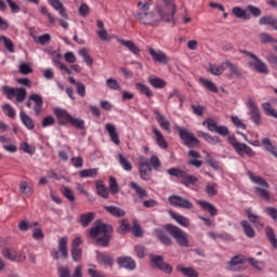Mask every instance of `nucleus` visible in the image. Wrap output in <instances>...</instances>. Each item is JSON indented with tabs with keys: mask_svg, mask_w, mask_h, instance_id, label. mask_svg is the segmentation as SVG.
Returning a JSON list of instances; mask_svg holds the SVG:
<instances>
[{
	"mask_svg": "<svg viewBox=\"0 0 277 277\" xmlns=\"http://www.w3.org/2000/svg\"><path fill=\"white\" fill-rule=\"evenodd\" d=\"M140 11H134L132 15L141 25L147 27H159L161 23H174V14H176V4L172 0H162L156 4V12L150 11V4L145 2H137Z\"/></svg>",
	"mask_w": 277,
	"mask_h": 277,
	"instance_id": "f257e3e1",
	"label": "nucleus"
},
{
	"mask_svg": "<svg viewBox=\"0 0 277 277\" xmlns=\"http://www.w3.org/2000/svg\"><path fill=\"white\" fill-rule=\"evenodd\" d=\"M114 226L97 220L95 225L89 229V237L95 240V246L100 248H108L109 241L113 239Z\"/></svg>",
	"mask_w": 277,
	"mask_h": 277,
	"instance_id": "f03ea898",
	"label": "nucleus"
},
{
	"mask_svg": "<svg viewBox=\"0 0 277 277\" xmlns=\"http://www.w3.org/2000/svg\"><path fill=\"white\" fill-rule=\"evenodd\" d=\"M246 263H250L254 269L258 272H263V267H261V263L254 258H246V255H235L227 262V269L229 272H246L248 266Z\"/></svg>",
	"mask_w": 277,
	"mask_h": 277,
	"instance_id": "7ed1b4c3",
	"label": "nucleus"
},
{
	"mask_svg": "<svg viewBox=\"0 0 277 277\" xmlns=\"http://www.w3.org/2000/svg\"><path fill=\"white\" fill-rule=\"evenodd\" d=\"M247 174L250 181H252V183H255V185H260L254 187L255 195L259 198H262V200H266L267 202H269V200H272V197L269 196V190H268L269 183H267L265 177L254 175V172L252 171H248Z\"/></svg>",
	"mask_w": 277,
	"mask_h": 277,
	"instance_id": "20e7f679",
	"label": "nucleus"
},
{
	"mask_svg": "<svg viewBox=\"0 0 277 277\" xmlns=\"http://www.w3.org/2000/svg\"><path fill=\"white\" fill-rule=\"evenodd\" d=\"M164 230L175 239L176 243L181 246V248H189V236L179 226L173 224H166Z\"/></svg>",
	"mask_w": 277,
	"mask_h": 277,
	"instance_id": "39448f33",
	"label": "nucleus"
},
{
	"mask_svg": "<svg viewBox=\"0 0 277 277\" xmlns=\"http://www.w3.org/2000/svg\"><path fill=\"white\" fill-rule=\"evenodd\" d=\"M228 142L230 146H233L234 150H236L237 155H239V157H246V155L248 157H254V155H256V153L252 150V147L248 146V144L246 143H240L239 141H237V137H235V135H229Z\"/></svg>",
	"mask_w": 277,
	"mask_h": 277,
	"instance_id": "423d86ee",
	"label": "nucleus"
},
{
	"mask_svg": "<svg viewBox=\"0 0 277 277\" xmlns=\"http://www.w3.org/2000/svg\"><path fill=\"white\" fill-rule=\"evenodd\" d=\"M176 130L184 146H187V148H198V146H200V140H198L196 135L192 133V131L181 127H179Z\"/></svg>",
	"mask_w": 277,
	"mask_h": 277,
	"instance_id": "0eeeda50",
	"label": "nucleus"
},
{
	"mask_svg": "<svg viewBox=\"0 0 277 277\" xmlns=\"http://www.w3.org/2000/svg\"><path fill=\"white\" fill-rule=\"evenodd\" d=\"M149 259H150L151 267H154V269H159L164 274H172V272L174 271L172 265L163 261V255L149 254Z\"/></svg>",
	"mask_w": 277,
	"mask_h": 277,
	"instance_id": "6e6552de",
	"label": "nucleus"
},
{
	"mask_svg": "<svg viewBox=\"0 0 277 277\" xmlns=\"http://www.w3.org/2000/svg\"><path fill=\"white\" fill-rule=\"evenodd\" d=\"M250 57L253 62H249V68H253L255 72H260V75H269L267 64L263 63L255 54H250Z\"/></svg>",
	"mask_w": 277,
	"mask_h": 277,
	"instance_id": "1a4fd4ad",
	"label": "nucleus"
},
{
	"mask_svg": "<svg viewBox=\"0 0 277 277\" xmlns=\"http://www.w3.org/2000/svg\"><path fill=\"white\" fill-rule=\"evenodd\" d=\"M169 202L172 207H179L180 209H194V203L188 199H185L179 195H172L169 197Z\"/></svg>",
	"mask_w": 277,
	"mask_h": 277,
	"instance_id": "9d476101",
	"label": "nucleus"
},
{
	"mask_svg": "<svg viewBox=\"0 0 277 277\" xmlns=\"http://www.w3.org/2000/svg\"><path fill=\"white\" fill-rule=\"evenodd\" d=\"M53 114L56 116L60 127H66V124H70V121L72 120V116L65 109L58 107L54 108Z\"/></svg>",
	"mask_w": 277,
	"mask_h": 277,
	"instance_id": "9b49d317",
	"label": "nucleus"
},
{
	"mask_svg": "<svg viewBox=\"0 0 277 277\" xmlns=\"http://www.w3.org/2000/svg\"><path fill=\"white\" fill-rule=\"evenodd\" d=\"M57 272H58V277H83L81 265H78L75 268L72 276L70 275V268L68 266H64V265L58 266Z\"/></svg>",
	"mask_w": 277,
	"mask_h": 277,
	"instance_id": "f8f14e48",
	"label": "nucleus"
},
{
	"mask_svg": "<svg viewBox=\"0 0 277 277\" xmlns=\"http://www.w3.org/2000/svg\"><path fill=\"white\" fill-rule=\"evenodd\" d=\"M248 107L250 109L251 120L254 124H261V111H259V107L256 106V103H254V100H248Z\"/></svg>",
	"mask_w": 277,
	"mask_h": 277,
	"instance_id": "ddd939ff",
	"label": "nucleus"
},
{
	"mask_svg": "<svg viewBox=\"0 0 277 277\" xmlns=\"http://www.w3.org/2000/svg\"><path fill=\"white\" fill-rule=\"evenodd\" d=\"M117 263L119 267H123L124 269H129L130 272H133V269L137 267L135 260H133V258L131 256H119L117 258Z\"/></svg>",
	"mask_w": 277,
	"mask_h": 277,
	"instance_id": "4468645a",
	"label": "nucleus"
},
{
	"mask_svg": "<svg viewBox=\"0 0 277 277\" xmlns=\"http://www.w3.org/2000/svg\"><path fill=\"white\" fill-rule=\"evenodd\" d=\"M154 114L156 116V120L159 124L160 128H162L163 131H167V133H171V129H170V121L168 120V118H166L163 116V114H161V111L159 110H154Z\"/></svg>",
	"mask_w": 277,
	"mask_h": 277,
	"instance_id": "2eb2a0df",
	"label": "nucleus"
},
{
	"mask_svg": "<svg viewBox=\"0 0 277 277\" xmlns=\"http://www.w3.org/2000/svg\"><path fill=\"white\" fill-rule=\"evenodd\" d=\"M155 235L160 241V243H162V246H173L174 240H172V238L168 236V234H166V230L161 228H156Z\"/></svg>",
	"mask_w": 277,
	"mask_h": 277,
	"instance_id": "dca6fc26",
	"label": "nucleus"
},
{
	"mask_svg": "<svg viewBox=\"0 0 277 277\" xmlns=\"http://www.w3.org/2000/svg\"><path fill=\"white\" fill-rule=\"evenodd\" d=\"M197 135L198 137H202L205 142L211 144L212 146H215V144H222V138H220V136H213L202 130L197 131Z\"/></svg>",
	"mask_w": 277,
	"mask_h": 277,
	"instance_id": "f3484780",
	"label": "nucleus"
},
{
	"mask_svg": "<svg viewBox=\"0 0 277 277\" xmlns=\"http://www.w3.org/2000/svg\"><path fill=\"white\" fill-rule=\"evenodd\" d=\"M149 54L151 55L154 62H158L159 64H168L169 60H168V55H166V53L163 51H155V49L149 48L148 49Z\"/></svg>",
	"mask_w": 277,
	"mask_h": 277,
	"instance_id": "a211bd4d",
	"label": "nucleus"
},
{
	"mask_svg": "<svg viewBox=\"0 0 277 277\" xmlns=\"http://www.w3.org/2000/svg\"><path fill=\"white\" fill-rule=\"evenodd\" d=\"M105 129L107 133L109 134V137L116 146H120V136L118 135V132L116 131V126L113 123H106Z\"/></svg>",
	"mask_w": 277,
	"mask_h": 277,
	"instance_id": "6ab92c4d",
	"label": "nucleus"
},
{
	"mask_svg": "<svg viewBox=\"0 0 277 277\" xmlns=\"http://www.w3.org/2000/svg\"><path fill=\"white\" fill-rule=\"evenodd\" d=\"M29 101H34V103H36V105L34 106V111L36 116H40V114H42V105H44L42 96L38 94H31L29 95Z\"/></svg>",
	"mask_w": 277,
	"mask_h": 277,
	"instance_id": "aec40b11",
	"label": "nucleus"
},
{
	"mask_svg": "<svg viewBox=\"0 0 277 277\" xmlns=\"http://www.w3.org/2000/svg\"><path fill=\"white\" fill-rule=\"evenodd\" d=\"M19 118H21L24 127H26V129H28L29 131H34V129H36V122L25 111L21 110Z\"/></svg>",
	"mask_w": 277,
	"mask_h": 277,
	"instance_id": "412c9836",
	"label": "nucleus"
},
{
	"mask_svg": "<svg viewBox=\"0 0 277 277\" xmlns=\"http://www.w3.org/2000/svg\"><path fill=\"white\" fill-rule=\"evenodd\" d=\"M119 42L122 47H126L130 53H133V55H140V53H142L140 47L134 44V42L131 40L120 39Z\"/></svg>",
	"mask_w": 277,
	"mask_h": 277,
	"instance_id": "4be33fe9",
	"label": "nucleus"
},
{
	"mask_svg": "<svg viewBox=\"0 0 277 277\" xmlns=\"http://www.w3.org/2000/svg\"><path fill=\"white\" fill-rule=\"evenodd\" d=\"M50 5L56 10L60 15L65 18V21H68V14L66 13V8H64V4L60 0H49Z\"/></svg>",
	"mask_w": 277,
	"mask_h": 277,
	"instance_id": "5701e85b",
	"label": "nucleus"
},
{
	"mask_svg": "<svg viewBox=\"0 0 277 277\" xmlns=\"http://www.w3.org/2000/svg\"><path fill=\"white\" fill-rule=\"evenodd\" d=\"M240 226H242V230L246 237H248L249 239H254L256 237V232L254 230V227H252V225L248 221L242 220L240 222Z\"/></svg>",
	"mask_w": 277,
	"mask_h": 277,
	"instance_id": "b1692460",
	"label": "nucleus"
},
{
	"mask_svg": "<svg viewBox=\"0 0 277 277\" xmlns=\"http://www.w3.org/2000/svg\"><path fill=\"white\" fill-rule=\"evenodd\" d=\"M105 211L113 215V217H124L127 212L122 208H118L116 206H104Z\"/></svg>",
	"mask_w": 277,
	"mask_h": 277,
	"instance_id": "393cba45",
	"label": "nucleus"
},
{
	"mask_svg": "<svg viewBox=\"0 0 277 277\" xmlns=\"http://www.w3.org/2000/svg\"><path fill=\"white\" fill-rule=\"evenodd\" d=\"M169 214L172 217V220H175V222H177V224H180V226H184V228H189V219H187L186 216H183L172 210L169 211Z\"/></svg>",
	"mask_w": 277,
	"mask_h": 277,
	"instance_id": "a878e982",
	"label": "nucleus"
},
{
	"mask_svg": "<svg viewBox=\"0 0 277 277\" xmlns=\"http://www.w3.org/2000/svg\"><path fill=\"white\" fill-rule=\"evenodd\" d=\"M58 252L62 255V259L66 261L68 259V237L63 236L58 241Z\"/></svg>",
	"mask_w": 277,
	"mask_h": 277,
	"instance_id": "bb28decb",
	"label": "nucleus"
},
{
	"mask_svg": "<svg viewBox=\"0 0 277 277\" xmlns=\"http://www.w3.org/2000/svg\"><path fill=\"white\" fill-rule=\"evenodd\" d=\"M97 261L106 267H114V256L105 252H97Z\"/></svg>",
	"mask_w": 277,
	"mask_h": 277,
	"instance_id": "cd10ccee",
	"label": "nucleus"
},
{
	"mask_svg": "<svg viewBox=\"0 0 277 277\" xmlns=\"http://www.w3.org/2000/svg\"><path fill=\"white\" fill-rule=\"evenodd\" d=\"M153 133L156 137L157 146H159V148H163V149L168 148V141H166V137L163 136L161 131H159V129H157V128H153Z\"/></svg>",
	"mask_w": 277,
	"mask_h": 277,
	"instance_id": "c85d7f7f",
	"label": "nucleus"
},
{
	"mask_svg": "<svg viewBox=\"0 0 277 277\" xmlns=\"http://www.w3.org/2000/svg\"><path fill=\"white\" fill-rule=\"evenodd\" d=\"M148 83L149 85H151V88H155V90H163V88L168 85V82H166V80L154 76H150L148 78Z\"/></svg>",
	"mask_w": 277,
	"mask_h": 277,
	"instance_id": "c756f323",
	"label": "nucleus"
},
{
	"mask_svg": "<svg viewBox=\"0 0 277 277\" xmlns=\"http://www.w3.org/2000/svg\"><path fill=\"white\" fill-rule=\"evenodd\" d=\"M96 217V214L94 212H88L80 215L79 223L83 228H88L89 224H92L94 222V219Z\"/></svg>",
	"mask_w": 277,
	"mask_h": 277,
	"instance_id": "7c9ffc66",
	"label": "nucleus"
},
{
	"mask_svg": "<svg viewBox=\"0 0 277 277\" xmlns=\"http://www.w3.org/2000/svg\"><path fill=\"white\" fill-rule=\"evenodd\" d=\"M198 205L199 207H201V209H203V211H208V213H210L212 217H215V215H217V208H215L213 203L205 200H199Z\"/></svg>",
	"mask_w": 277,
	"mask_h": 277,
	"instance_id": "2f4dec72",
	"label": "nucleus"
},
{
	"mask_svg": "<svg viewBox=\"0 0 277 277\" xmlns=\"http://www.w3.org/2000/svg\"><path fill=\"white\" fill-rule=\"evenodd\" d=\"M259 24L268 25L269 27H272V29H275V31H277V17L275 16H272V15L263 16L260 18Z\"/></svg>",
	"mask_w": 277,
	"mask_h": 277,
	"instance_id": "473e14b6",
	"label": "nucleus"
},
{
	"mask_svg": "<svg viewBox=\"0 0 277 277\" xmlns=\"http://www.w3.org/2000/svg\"><path fill=\"white\" fill-rule=\"evenodd\" d=\"M262 146H264V149L267 150V153H271V155H273L277 159L276 145L272 143V140H269V137L262 138Z\"/></svg>",
	"mask_w": 277,
	"mask_h": 277,
	"instance_id": "72a5a7b5",
	"label": "nucleus"
},
{
	"mask_svg": "<svg viewBox=\"0 0 277 277\" xmlns=\"http://www.w3.org/2000/svg\"><path fill=\"white\" fill-rule=\"evenodd\" d=\"M224 64H225V68H229V71L233 72V75L237 79H241L243 77V74L241 72V69L239 68V66L235 65L230 61H225Z\"/></svg>",
	"mask_w": 277,
	"mask_h": 277,
	"instance_id": "f704fd0d",
	"label": "nucleus"
},
{
	"mask_svg": "<svg viewBox=\"0 0 277 277\" xmlns=\"http://www.w3.org/2000/svg\"><path fill=\"white\" fill-rule=\"evenodd\" d=\"M181 183L182 185H185V187H192V185H196V183H198V177H196V175H190L187 174V172H184Z\"/></svg>",
	"mask_w": 277,
	"mask_h": 277,
	"instance_id": "c9c22d12",
	"label": "nucleus"
},
{
	"mask_svg": "<svg viewBox=\"0 0 277 277\" xmlns=\"http://www.w3.org/2000/svg\"><path fill=\"white\" fill-rule=\"evenodd\" d=\"M232 14L236 18H242L243 21H250V14H247L246 10L241 9L240 6H234L232 9Z\"/></svg>",
	"mask_w": 277,
	"mask_h": 277,
	"instance_id": "e433bc0d",
	"label": "nucleus"
},
{
	"mask_svg": "<svg viewBox=\"0 0 277 277\" xmlns=\"http://www.w3.org/2000/svg\"><path fill=\"white\" fill-rule=\"evenodd\" d=\"M135 89L141 94H145V96H147V98H153V96H154L153 91L150 90V87H148V85H146V84H144L142 82H137L135 84Z\"/></svg>",
	"mask_w": 277,
	"mask_h": 277,
	"instance_id": "4c0bfd02",
	"label": "nucleus"
},
{
	"mask_svg": "<svg viewBox=\"0 0 277 277\" xmlns=\"http://www.w3.org/2000/svg\"><path fill=\"white\" fill-rule=\"evenodd\" d=\"M140 176L143 181L153 179V167H138Z\"/></svg>",
	"mask_w": 277,
	"mask_h": 277,
	"instance_id": "58836bf2",
	"label": "nucleus"
},
{
	"mask_svg": "<svg viewBox=\"0 0 277 277\" xmlns=\"http://www.w3.org/2000/svg\"><path fill=\"white\" fill-rule=\"evenodd\" d=\"M80 179H96L98 176V169H84L79 173Z\"/></svg>",
	"mask_w": 277,
	"mask_h": 277,
	"instance_id": "ea45409f",
	"label": "nucleus"
},
{
	"mask_svg": "<svg viewBox=\"0 0 277 277\" xmlns=\"http://www.w3.org/2000/svg\"><path fill=\"white\" fill-rule=\"evenodd\" d=\"M265 234L269 243L273 246L274 250H277V238H276V233L274 232V228L266 227Z\"/></svg>",
	"mask_w": 277,
	"mask_h": 277,
	"instance_id": "a19ab883",
	"label": "nucleus"
},
{
	"mask_svg": "<svg viewBox=\"0 0 277 277\" xmlns=\"http://www.w3.org/2000/svg\"><path fill=\"white\" fill-rule=\"evenodd\" d=\"M248 220L255 226V228H263L264 224L261 222V216L252 214L250 211L247 212Z\"/></svg>",
	"mask_w": 277,
	"mask_h": 277,
	"instance_id": "79ce46f5",
	"label": "nucleus"
},
{
	"mask_svg": "<svg viewBox=\"0 0 277 277\" xmlns=\"http://www.w3.org/2000/svg\"><path fill=\"white\" fill-rule=\"evenodd\" d=\"M117 233L119 235H127V233H131V224L129 221L123 219L120 223V226L117 228Z\"/></svg>",
	"mask_w": 277,
	"mask_h": 277,
	"instance_id": "37998d69",
	"label": "nucleus"
},
{
	"mask_svg": "<svg viewBox=\"0 0 277 277\" xmlns=\"http://www.w3.org/2000/svg\"><path fill=\"white\" fill-rule=\"evenodd\" d=\"M224 70H226V64H224V62L220 66L211 65L209 68V71L211 72V75H214L216 77H220V75H223Z\"/></svg>",
	"mask_w": 277,
	"mask_h": 277,
	"instance_id": "c03bdc74",
	"label": "nucleus"
},
{
	"mask_svg": "<svg viewBox=\"0 0 277 277\" xmlns=\"http://www.w3.org/2000/svg\"><path fill=\"white\" fill-rule=\"evenodd\" d=\"M78 54L80 55V57H83V61L85 62L87 66H92V64H94V58L90 56V54L88 53V49H80L78 51Z\"/></svg>",
	"mask_w": 277,
	"mask_h": 277,
	"instance_id": "a18cd8bd",
	"label": "nucleus"
},
{
	"mask_svg": "<svg viewBox=\"0 0 277 277\" xmlns=\"http://www.w3.org/2000/svg\"><path fill=\"white\" fill-rule=\"evenodd\" d=\"M203 127H207L208 131L215 133L217 131V121L212 118H208L202 122Z\"/></svg>",
	"mask_w": 277,
	"mask_h": 277,
	"instance_id": "49530a36",
	"label": "nucleus"
},
{
	"mask_svg": "<svg viewBox=\"0 0 277 277\" xmlns=\"http://www.w3.org/2000/svg\"><path fill=\"white\" fill-rule=\"evenodd\" d=\"M118 157L119 163L123 168V170H126V172H131V170H133V164L131 163V161L123 157L122 154H119Z\"/></svg>",
	"mask_w": 277,
	"mask_h": 277,
	"instance_id": "de8ad7c7",
	"label": "nucleus"
},
{
	"mask_svg": "<svg viewBox=\"0 0 277 277\" xmlns=\"http://www.w3.org/2000/svg\"><path fill=\"white\" fill-rule=\"evenodd\" d=\"M179 272L186 277H199L200 275L194 269V267H177Z\"/></svg>",
	"mask_w": 277,
	"mask_h": 277,
	"instance_id": "09e8293b",
	"label": "nucleus"
},
{
	"mask_svg": "<svg viewBox=\"0 0 277 277\" xmlns=\"http://www.w3.org/2000/svg\"><path fill=\"white\" fill-rule=\"evenodd\" d=\"M132 235L134 237H144V229H142V225L136 220L132 222Z\"/></svg>",
	"mask_w": 277,
	"mask_h": 277,
	"instance_id": "8fccbe9b",
	"label": "nucleus"
},
{
	"mask_svg": "<svg viewBox=\"0 0 277 277\" xmlns=\"http://www.w3.org/2000/svg\"><path fill=\"white\" fill-rule=\"evenodd\" d=\"M69 124H71V127L78 129L79 131H83V129H85V121L80 118L71 117V121L69 122Z\"/></svg>",
	"mask_w": 277,
	"mask_h": 277,
	"instance_id": "3c124183",
	"label": "nucleus"
},
{
	"mask_svg": "<svg viewBox=\"0 0 277 277\" xmlns=\"http://www.w3.org/2000/svg\"><path fill=\"white\" fill-rule=\"evenodd\" d=\"M130 187L135 190V193L137 194V196H140V198H146L147 196L146 189L142 188V186L137 185V183L130 182Z\"/></svg>",
	"mask_w": 277,
	"mask_h": 277,
	"instance_id": "603ef678",
	"label": "nucleus"
},
{
	"mask_svg": "<svg viewBox=\"0 0 277 277\" xmlns=\"http://www.w3.org/2000/svg\"><path fill=\"white\" fill-rule=\"evenodd\" d=\"M262 107L266 116H272V118H276L277 120V110L272 107V104L264 103Z\"/></svg>",
	"mask_w": 277,
	"mask_h": 277,
	"instance_id": "864d4df0",
	"label": "nucleus"
},
{
	"mask_svg": "<svg viewBox=\"0 0 277 277\" xmlns=\"http://www.w3.org/2000/svg\"><path fill=\"white\" fill-rule=\"evenodd\" d=\"M206 194L209 196V198H213V196H217V184L209 183L206 186Z\"/></svg>",
	"mask_w": 277,
	"mask_h": 277,
	"instance_id": "5fc2aeb1",
	"label": "nucleus"
},
{
	"mask_svg": "<svg viewBox=\"0 0 277 277\" xmlns=\"http://www.w3.org/2000/svg\"><path fill=\"white\" fill-rule=\"evenodd\" d=\"M15 98L17 103H23L27 98V90L25 88L15 89Z\"/></svg>",
	"mask_w": 277,
	"mask_h": 277,
	"instance_id": "6e6d98bb",
	"label": "nucleus"
},
{
	"mask_svg": "<svg viewBox=\"0 0 277 277\" xmlns=\"http://www.w3.org/2000/svg\"><path fill=\"white\" fill-rule=\"evenodd\" d=\"M200 81L203 83V87L209 90V92L217 93V85H215L213 81L203 78H201Z\"/></svg>",
	"mask_w": 277,
	"mask_h": 277,
	"instance_id": "4d7b16f0",
	"label": "nucleus"
},
{
	"mask_svg": "<svg viewBox=\"0 0 277 277\" xmlns=\"http://www.w3.org/2000/svg\"><path fill=\"white\" fill-rule=\"evenodd\" d=\"M167 174H169L170 176H175L176 179H183L185 171L179 168H171L167 170Z\"/></svg>",
	"mask_w": 277,
	"mask_h": 277,
	"instance_id": "13d9d810",
	"label": "nucleus"
},
{
	"mask_svg": "<svg viewBox=\"0 0 277 277\" xmlns=\"http://www.w3.org/2000/svg\"><path fill=\"white\" fill-rule=\"evenodd\" d=\"M109 189L111 194H120V186L114 176L109 177Z\"/></svg>",
	"mask_w": 277,
	"mask_h": 277,
	"instance_id": "bf43d9fd",
	"label": "nucleus"
},
{
	"mask_svg": "<svg viewBox=\"0 0 277 277\" xmlns=\"http://www.w3.org/2000/svg\"><path fill=\"white\" fill-rule=\"evenodd\" d=\"M106 85L109 90H121L120 82L114 78H108L106 80Z\"/></svg>",
	"mask_w": 277,
	"mask_h": 277,
	"instance_id": "052dcab7",
	"label": "nucleus"
},
{
	"mask_svg": "<svg viewBox=\"0 0 277 277\" xmlns=\"http://www.w3.org/2000/svg\"><path fill=\"white\" fill-rule=\"evenodd\" d=\"M83 256V251L81 249H71V259L74 263H79Z\"/></svg>",
	"mask_w": 277,
	"mask_h": 277,
	"instance_id": "680f3d73",
	"label": "nucleus"
},
{
	"mask_svg": "<svg viewBox=\"0 0 277 277\" xmlns=\"http://www.w3.org/2000/svg\"><path fill=\"white\" fill-rule=\"evenodd\" d=\"M246 10L247 12H250L255 18H259V16L263 14V11H261L259 6H254L252 4L247 5Z\"/></svg>",
	"mask_w": 277,
	"mask_h": 277,
	"instance_id": "e2e57ef3",
	"label": "nucleus"
},
{
	"mask_svg": "<svg viewBox=\"0 0 277 277\" xmlns=\"http://www.w3.org/2000/svg\"><path fill=\"white\" fill-rule=\"evenodd\" d=\"M149 166L151 167V170H159V168H161V160L154 155L150 157Z\"/></svg>",
	"mask_w": 277,
	"mask_h": 277,
	"instance_id": "0e129e2a",
	"label": "nucleus"
},
{
	"mask_svg": "<svg viewBox=\"0 0 277 277\" xmlns=\"http://www.w3.org/2000/svg\"><path fill=\"white\" fill-rule=\"evenodd\" d=\"M134 252L138 259H144L146 256V247L137 245L134 247Z\"/></svg>",
	"mask_w": 277,
	"mask_h": 277,
	"instance_id": "69168bd1",
	"label": "nucleus"
},
{
	"mask_svg": "<svg viewBox=\"0 0 277 277\" xmlns=\"http://www.w3.org/2000/svg\"><path fill=\"white\" fill-rule=\"evenodd\" d=\"M96 190L98 196H101V198H105V199L109 198V192L106 189L104 185L97 184Z\"/></svg>",
	"mask_w": 277,
	"mask_h": 277,
	"instance_id": "338daca9",
	"label": "nucleus"
},
{
	"mask_svg": "<svg viewBox=\"0 0 277 277\" xmlns=\"http://www.w3.org/2000/svg\"><path fill=\"white\" fill-rule=\"evenodd\" d=\"M19 72L21 75H31V72H34V69L31 68V66H29V64L22 63L19 65Z\"/></svg>",
	"mask_w": 277,
	"mask_h": 277,
	"instance_id": "774afa93",
	"label": "nucleus"
}]
</instances>
